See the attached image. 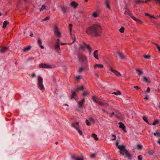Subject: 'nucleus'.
Instances as JSON below:
<instances>
[{"mask_svg":"<svg viewBox=\"0 0 160 160\" xmlns=\"http://www.w3.org/2000/svg\"><path fill=\"white\" fill-rule=\"evenodd\" d=\"M102 32V28L100 25L98 24H94L86 29V33L87 34L93 35L96 37L99 36Z\"/></svg>","mask_w":160,"mask_h":160,"instance_id":"obj_1","label":"nucleus"},{"mask_svg":"<svg viewBox=\"0 0 160 160\" xmlns=\"http://www.w3.org/2000/svg\"><path fill=\"white\" fill-rule=\"evenodd\" d=\"M42 78L39 76L38 78V87L41 90L43 91L44 90V86L42 84Z\"/></svg>","mask_w":160,"mask_h":160,"instance_id":"obj_2","label":"nucleus"},{"mask_svg":"<svg viewBox=\"0 0 160 160\" xmlns=\"http://www.w3.org/2000/svg\"><path fill=\"white\" fill-rule=\"evenodd\" d=\"M77 55L78 59L80 62L85 63L87 61L86 57L84 55L78 53Z\"/></svg>","mask_w":160,"mask_h":160,"instance_id":"obj_3","label":"nucleus"},{"mask_svg":"<svg viewBox=\"0 0 160 160\" xmlns=\"http://www.w3.org/2000/svg\"><path fill=\"white\" fill-rule=\"evenodd\" d=\"M120 153L123 155L125 154V156L129 158H130L131 157V155L128 152L127 150L125 149V148L123 149L122 151V152H120Z\"/></svg>","mask_w":160,"mask_h":160,"instance_id":"obj_4","label":"nucleus"},{"mask_svg":"<svg viewBox=\"0 0 160 160\" xmlns=\"http://www.w3.org/2000/svg\"><path fill=\"white\" fill-rule=\"evenodd\" d=\"M120 153L123 155L125 154V156L129 158H130L131 157V155L128 152L127 150L125 149V148L123 149L122 151V152H120Z\"/></svg>","mask_w":160,"mask_h":160,"instance_id":"obj_5","label":"nucleus"},{"mask_svg":"<svg viewBox=\"0 0 160 160\" xmlns=\"http://www.w3.org/2000/svg\"><path fill=\"white\" fill-rule=\"evenodd\" d=\"M39 67L44 68H52L51 65L46 63H41L39 65Z\"/></svg>","mask_w":160,"mask_h":160,"instance_id":"obj_6","label":"nucleus"},{"mask_svg":"<svg viewBox=\"0 0 160 160\" xmlns=\"http://www.w3.org/2000/svg\"><path fill=\"white\" fill-rule=\"evenodd\" d=\"M54 33L58 37H60L61 36V33L58 30V27L56 26H55L54 27Z\"/></svg>","mask_w":160,"mask_h":160,"instance_id":"obj_7","label":"nucleus"},{"mask_svg":"<svg viewBox=\"0 0 160 160\" xmlns=\"http://www.w3.org/2000/svg\"><path fill=\"white\" fill-rule=\"evenodd\" d=\"M109 68L111 71L115 74L117 76L119 77L121 76V74L120 72L117 70H114L111 66L109 67Z\"/></svg>","mask_w":160,"mask_h":160,"instance_id":"obj_8","label":"nucleus"},{"mask_svg":"<svg viewBox=\"0 0 160 160\" xmlns=\"http://www.w3.org/2000/svg\"><path fill=\"white\" fill-rule=\"evenodd\" d=\"M89 121L90 122L94 123L95 122V120L94 118L91 117H90L88 120H86V122L87 125L89 126L91 125V123L89 122Z\"/></svg>","mask_w":160,"mask_h":160,"instance_id":"obj_9","label":"nucleus"},{"mask_svg":"<svg viewBox=\"0 0 160 160\" xmlns=\"http://www.w3.org/2000/svg\"><path fill=\"white\" fill-rule=\"evenodd\" d=\"M110 0H105L104 4L107 8L109 10H111L110 6Z\"/></svg>","mask_w":160,"mask_h":160,"instance_id":"obj_10","label":"nucleus"},{"mask_svg":"<svg viewBox=\"0 0 160 160\" xmlns=\"http://www.w3.org/2000/svg\"><path fill=\"white\" fill-rule=\"evenodd\" d=\"M54 48L56 52L58 53L60 52V43H56L54 45Z\"/></svg>","mask_w":160,"mask_h":160,"instance_id":"obj_11","label":"nucleus"},{"mask_svg":"<svg viewBox=\"0 0 160 160\" xmlns=\"http://www.w3.org/2000/svg\"><path fill=\"white\" fill-rule=\"evenodd\" d=\"M70 98L71 99H72V98H74L75 99H78V96L75 92L73 91H71V95Z\"/></svg>","mask_w":160,"mask_h":160,"instance_id":"obj_12","label":"nucleus"},{"mask_svg":"<svg viewBox=\"0 0 160 160\" xmlns=\"http://www.w3.org/2000/svg\"><path fill=\"white\" fill-rule=\"evenodd\" d=\"M116 146L118 148L120 149L119 152H122V151L123 149L125 148V147L123 145H121V146L118 145V142H116Z\"/></svg>","mask_w":160,"mask_h":160,"instance_id":"obj_13","label":"nucleus"},{"mask_svg":"<svg viewBox=\"0 0 160 160\" xmlns=\"http://www.w3.org/2000/svg\"><path fill=\"white\" fill-rule=\"evenodd\" d=\"M117 54L118 55L119 58L121 59H126V57L123 55V54L119 52H117Z\"/></svg>","mask_w":160,"mask_h":160,"instance_id":"obj_14","label":"nucleus"},{"mask_svg":"<svg viewBox=\"0 0 160 160\" xmlns=\"http://www.w3.org/2000/svg\"><path fill=\"white\" fill-rule=\"evenodd\" d=\"M118 124L119 125V128H122L124 132H127L125 130V126L124 125L122 122H119Z\"/></svg>","mask_w":160,"mask_h":160,"instance_id":"obj_15","label":"nucleus"},{"mask_svg":"<svg viewBox=\"0 0 160 160\" xmlns=\"http://www.w3.org/2000/svg\"><path fill=\"white\" fill-rule=\"evenodd\" d=\"M84 101V98H83L81 101H79L78 102V107L79 108H81L83 106V103Z\"/></svg>","mask_w":160,"mask_h":160,"instance_id":"obj_16","label":"nucleus"},{"mask_svg":"<svg viewBox=\"0 0 160 160\" xmlns=\"http://www.w3.org/2000/svg\"><path fill=\"white\" fill-rule=\"evenodd\" d=\"M78 122H76L75 123H74L72 124V127H73L75 128L76 130L78 129Z\"/></svg>","mask_w":160,"mask_h":160,"instance_id":"obj_17","label":"nucleus"},{"mask_svg":"<svg viewBox=\"0 0 160 160\" xmlns=\"http://www.w3.org/2000/svg\"><path fill=\"white\" fill-rule=\"evenodd\" d=\"M72 159L74 160H82V158H80L79 157H77L74 155H73L72 156Z\"/></svg>","mask_w":160,"mask_h":160,"instance_id":"obj_18","label":"nucleus"},{"mask_svg":"<svg viewBox=\"0 0 160 160\" xmlns=\"http://www.w3.org/2000/svg\"><path fill=\"white\" fill-rule=\"evenodd\" d=\"M98 50H95L93 53L94 57L97 59L98 60L99 58H98Z\"/></svg>","mask_w":160,"mask_h":160,"instance_id":"obj_19","label":"nucleus"},{"mask_svg":"<svg viewBox=\"0 0 160 160\" xmlns=\"http://www.w3.org/2000/svg\"><path fill=\"white\" fill-rule=\"evenodd\" d=\"M38 44L40 46V47L42 49H43L44 48V47L42 45V40H41V39L39 38H38Z\"/></svg>","mask_w":160,"mask_h":160,"instance_id":"obj_20","label":"nucleus"},{"mask_svg":"<svg viewBox=\"0 0 160 160\" xmlns=\"http://www.w3.org/2000/svg\"><path fill=\"white\" fill-rule=\"evenodd\" d=\"M71 5L74 8H76L78 6V4L74 1L72 2L71 3Z\"/></svg>","mask_w":160,"mask_h":160,"instance_id":"obj_21","label":"nucleus"},{"mask_svg":"<svg viewBox=\"0 0 160 160\" xmlns=\"http://www.w3.org/2000/svg\"><path fill=\"white\" fill-rule=\"evenodd\" d=\"M9 22L7 21H4L2 25V28H5L6 27L7 25L9 24Z\"/></svg>","mask_w":160,"mask_h":160,"instance_id":"obj_22","label":"nucleus"},{"mask_svg":"<svg viewBox=\"0 0 160 160\" xmlns=\"http://www.w3.org/2000/svg\"><path fill=\"white\" fill-rule=\"evenodd\" d=\"M72 25L71 24H70L69 25V30L70 32V34L71 37V38H72V39H73V38L72 37V32H71L72 30Z\"/></svg>","mask_w":160,"mask_h":160,"instance_id":"obj_23","label":"nucleus"},{"mask_svg":"<svg viewBox=\"0 0 160 160\" xmlns=\"http://www.w3.org/2000/svg\"><path fill=\"white\" fill-rule=\"evenodd\" d=\"M124 14H125L128 15L130 16H131V15L132 14L129 12V10L127 8H126L125 9Z\"/></svg>","mask_w":160,"mask_h":160,"instance_id":"obj_24","label":"nucleus"},{"mask_svg":"<svg viewBox=\"0 0 160 160\" xmlns=\"http://www.w3.org/2000/svg\"><path fill=\"white\" fill-rule=\"evenodd\" d=\"M61 8L62 11L63 12L64 14H65L67 9V7L63 6L61 7Z\"/></svg>","mask_w":160,"mask_h":160,"instance_id":"obj_25","label":"nucleus"},{"mask_svg":"<svg viewBox=\"0 0 160 160\" xmlns=\"http://www.w3.org/2000/svg\"><path fill=\"white\" fill-rule=\"evenodd\" d=\"M103 65L102 64H95L94 65V68H96L97 67H98V68H102L103 67Z\"/></svg>","mask_w":160,"mask_h":160,"instance_id":"obj_26","label":"nucleus"},{"mask_svg":"<svg viewBox=\"0 0 160 160\" xmlns=\"http://www.w3.org/2000/svg\"><path fill=\"white\" fill-rule=\"evenodd\" d=\"M136 72L138 73V75L139 76H141V75H142L143 72L141 70H140L138 68H137L136 69Z\"/></svg>","mask_w":160,"mask_h":160,"instance_id":"obj_27","label":"nucleus"},{"mask_svg":"<svg viewBox=\"0 0 160 160\" xmlns=\"http://www.w3.org/2000/svg\"><path fill=\"white\" fill-rule=\"evenodd\" d=\"M8 47H5L3 48H2L0 50V52L1 53H3L6 51L8 49Z\"/></svg>","mask_w":160,"mask_h":160,"instance_id":"obj_28","label":"nucleus"},{"mask_svg":"<svg viewBox=\"0 0 160 160\" xmlns=\"http://www.w3.org/2000/svg\"><path fill=\"white\" fill-rule=\"evenodd\" d=\"M142 80L146 82H148V83H150V81L149 80H148L147 78L145 76H143V77L142 78Z\"/></svg>","mask_w":160,"mask_h":160,"instance_id":"obj_29","label":"nucleus"},{"mask_svg":"<svg viewBox=\"0 0 160 160\" xmlns=\"http://www.w3.org/2000/svg\"><path fill=\"white\" fill-rule=\"evenodd\" d=\"M92 137L95 140H98V138L97 135L95 134H93L91 135Z\"/></svg>","mask_w":160,"mask_h":160,"instance_id":"obj_30","label":"nucleus"},{"mask_svg":"<svg viewBox=\"0 0 160 160\" xmlns=\"http://www.w3.org/2000/svg\"><path fill=\"white\" fill-rule=\"evenodd\" d=\"M151 0H146L145 2H149ZM156 2L158 3L159 5H160V0H154Z\"/></svg>","mask_w":160,"mask_h":160,"instance_id":"obj_31","label":"nucleus"},{"mask_svg":"<svg viewBox=\"0 0 160 160\" xmlns=\"http://www.w3.org/2000/svg\"><path fill=\"white\" fill-rule=\"evenodd\" d=\"M29 50H30V46H29L28 47L24 48V49H23V51L24 52H25Z\"/></svg>","mask_w":160,"mask_h":160,"instance_id":"obj_32","label":"nucleus"},{"mask_svg":"<svg viewBox=\"0 0 160 160\" xmlns=\"http://www.w3.org/2000/svg\"><path fill=\"white\" fill-rule=\"evenodd\" d=\"M97 98V97H96L95 96H93L92 97V99H93V102H96L97 103V102H98V101L97 100L96 98Z\"/></svg>","mask_w":160,"mask_h":160,"instance_id":"obj_33","label":"nucleus"},{"mask_svg":"<svg viewBox=\"0 0 160 160\" xmlns=\"http://www.w3.org/2000/svg\"><path fill=\"white\" fill-rule=\"evenodd\" d=\"M142 118H143V120L146 122L148 124H149V122L146 116H143L142 117Z\"/></svg>","mask_w":160,"mask_h":160,"instance_id":"obj_34","label":"nucleus"},{"mask_svg":"<svg viewBox=\"0 0 160 160\" xmlns=\"http://www.w3.org/2000/svg\"><path fill=\"white\" fill-rule=\"evenodd\" d=\"M87 46V48L89 50V54L90 55L91 54V52L92 50V49L91 48L90 46Z\"/></svg>","mask_w":160,"mask_h":160,"instance_id":"obj_35","label":"nucleus"},{"mask_svg":"<svg viewBox=\"0 0 160 160\" xmlns=\"http://www.w3.org/2000/svg\"><path fill=\"white\" fill-rule=\"evenodd\" d=\"M97 103L99 104V105H101V106H103L104 105V102H102L101 101H98V102H97Z\"/></svg>","mask_w":160,"mask_h":160,"instance_id":"obj_36","label":"nucleus"},{"mask_svg":"<svg viewBox=\"0 0 160 160\" xmlns=\"http://www.w3.org/2000/svg\"><path fill=\"white\" fill-rule=\"evenodd\" d=\"M112 94H114L116 95H120L121 93L119 91H118L117 92H114L112 93Z\"/></svg>","mask_w":160,"mask_h":160,"instance_id":"obj_37","label":"nucleus"},{"mask_svg":"<svg viewBox=\"0 0 160 160\" xmlns=\"http://www.w3.org/2000/svg\"><path fill=\"white\" fill-rule=\"evenodd\" d=\"M124 28L123 27H122L121 28L119 29V31L121 33H123L124 31Z\"/></svg>","mask_w":160,"mask_h":160,"instance_id":"obj_38","label":"nucleus"},{"mask_svg":"<svg viewBox=\"0 0 160 160\" xmlns=\"http://www.w3.org/2000/svg\"><path fill=\"white\" fill-rule=\"evenodd\" d=\"M158 123V120L156 119L153 122V123H152V124L153 126H155L156 124Z\"/></svg>","mask_w":160,"mask_h":160,"instance_id":"obj_39","label":"nucleus"},{"mask_svg":"<svg viewBox=\"0 0 160 160\" xmlns=\"http://www.w3.org/2000/svg\"><path fill=\"white\" fill-rule=\"evenodd\" d=\"M46 7L45 5H43L42 6L41 8L40 9V11H41L45 10L46 9Z\"/></svg>","mask_w":160,"mask_h":160,"instance_id":"obj_40","label":"nucleus"},{"mask_svg":"<svg viewBox=\"0 0 160 160\" xmlns=\"http://www.w3.org/2000/svg\"><path fill=\"white\" fill-rule=\"evenodd\" d=\"M154 153V152L152 150H151L148 151V153L150 155H153V154Z\"/></svg>","mask_w":160,"mask_h":160,"instance_id":"obj_41","label":"nucleus"},{"mask_svg":"<svg viewBox=\"0 0 160 160\" xmlns=\"http://www.w3.org/2000/svg\"><path fill=\"white\" fill-rule=\"evenodd\" d=\"M83 89H84V88L82 86L79 87L76 90V91H77L80 90H83Z\"/></svg>","mask_w":160,"mask_h":160,"instance_id":"obj_42","label":"nucleus"},{"mask_svg":"<svg viewBox=\"0 0 160 160\" xmlns=\"http://www.w3.org/2000/svg\"><path fill=\"white\" fill-rule=\"evenodd\" d=\"M144 58L146 59H149L150 58V56L149 55H145L144 56Z\"/></svg>","mask_w":160,"mask_h":160,"instance_id":"obj_43","label":"nucleus"},{"mask_svg":"<svg viewBox=\"0 0 160 160\" xmlns=\"http://www.w3.org/2000/svg\"><path fill=\"white\" fill-rule=\"evenodd\" d=\"M137 147L138 149H139L140 150L142 149V146L139 144H138L137 145Z\"/></svg>","mask_w":160,"mask_h":160,"instance_id":"obj_44","label":"nucleus"},{"mask_svg":"<svg viewBox=\"0 0 160 160\" xmlns=\"http://www.w3.org/2000/svg\"><path fill=\"white\" fill-rule=\"evenodd\" d=\"M92 16L94 18H96L98 16V14L97 12H94L92 14Z\"/></svg>","mask_w":160,"mask_h":160,"instance_id":"obj_45","label":"nucleus"},{"mask_svg":"<svg viewBox=\"0 0 160 160\" xmlns=\"http://www.w3.org/2000/svg\"><path fill=\"white\" fill-rule=\"evenodd\" d=\"M96 153H93V154H92L90 156V157L92 158H93L94 157H95L96 155Z\"/></svg>","mask_w":160,"mask_h":160,"instance_id":"obj_46","label":"nucleus"},{"mask_svg":"<svg viewBox=\"0 0 160 160\" xmlns=\"http://www.w3.org/2000/svg\"><path fill=\"white\" fill-rule=\"evenodd\" d=\"M77 130L80 135H81L82 134V132L80 130L78 129Z\"/></svg>","mask_w":160,"mask_h":160,"instance_id":"obj_47","label":"nucleus"},{"mask_svg":"<svg viewBox=\"0 0 160 160\" xmlns=\"http://www.w3.org/2000/svg\"><path fill=\"white\" fill-rule=\"evenodd\" d=\"M50 19V17H47L46 18H45L42 20V21H46Z\"/></svg>","mask_w":160,"mask_h":160,"instance_id":"obj_48","label":"nucleus"},{"mask_svg":"<svg viewBox=\"0 0 160 160\" xmlns=\"http://www.w3.org/2000/svg\"><path fill=\"white\" fill-rule=\"evenodd\" d=\"M85 47V46H81L79 47V49L81 50H82L84 49Z\"/></svg>","mask_w":160,"mask_h":160,"instance_id":"obj_49","label":"nucleus"},{"mask_svg":"<svg viewBox=\"0 0 160 160\" xmlns=\"http://www.w3.org/2000/svg\"><path fill=\"white\" fill-rule=\"evenodd\" d=\"M153 134L155 136H156L158 135H160V133L158 132H154L153 133Z\"/></svg>","mask_w":160,"mask_h":160,"instance_id":"obj_50","label":"nucleus"},{"mask_svg":"<svg viewBox=\"0 0 160 160\" xmlns=\"http://www.w3.org/2000/svg\"><path fill=\"white\" fill-rule=\"evenodd\" d=\"M138 160H142V157L141 155H139L138 157Z\"/></svg>","mask_w":160,"mask_h":160,"instance_id":"obj_51","label":"nucleus"},{"mask_svg":"<svg viewBox=\"0 0 160 160\" xmlns=\"http://www.w3.org/2000/svg\"><path fill=\"white\" fill-rule=\"evenodd\" d=\"M84 68H81L79 69L78 71L79 72H82V71L84 70Z\"/></svg>","mask_w":160,"mask_h":160,"instance_id":"obj_52","label":"nucleus"},{"mask_svg":"<svg viewBox=\"0 0 160 160\" xmlns=\"http://www.w3.org/2000/svg\"><path fill=\"white\" fill-rule=\"evenodd\" d=\"M144 2L142 1H140V0H137L136 1V3L137 4H139L140 2Z\"/></svg>","mask_w":160,"mask_h":160,"instance_id":"obj_53","label":"nucleus"},{"mask_svg":"<svg viewBox=\"0 0 160 160\" xmlns=\"http://www.w3.org/2000/svg\"><path fill=\"white\" fill-rule=\"evenodd\" d=\"M83 44L84 45V46L85 47H86L87 48V47H88L87 46H90L89 45H88V44H86L84 42H83Z\"/></svg>","mask_w":160,"mask_h":160,"instance_id":"obj_54","label":"nucleus"},{"mask_svg":"<svg viewBox=\"0 0 160 160\" xmlns=\"http://www.w3.org/2000/svg\"><path fill=\"white\" fill-rule=\"evenodd\" d=\"M134 21H135L136 22H139L140 23H142V22L141 21L139 20L138 19H137L136 18L135 19Z\"/></svg>","mask_w":160,"mask_h":160,"instance_id":"obj_55","label":"nucleus"},{"mask_svg":"<svg viewBox=\"0 0 160 160\" xmlns=\"http://www.w3.org/2000/svg\"><path fill=\"white\" fill-rule=\"evenodd\" d=\"M112 136L114 138V139H112V140H115L116 139V136L115 135H112Z\"/></svg>","mask_w":160,"mask_h":160,"instance_id":"obj_56","label":"nucleus"},{"mask_svg":"<svg viewBox=\"0 0 160 160\" xmlns=\"http://www.w3.org/2000/svg\"><path fill=\"white\" fill-rule=\"evenodd\" d=\"M82 95L83 96L85 97L87 95V94L86 92H84L82 94Z\"/></svg>","mask_w":160,"mask_h":160,"instance_id":"obj_57","label":"nucleus"},{"mask_svg":"<svg viewBox=\"0 0 160 160\" xmlns=\"http://www.w3.org/2000/svg\"><path fill=\"white\" fill-rule=\"evenodd\" d=\"M103 106L105 107H107L109 106V104L108 103L105 102Z\"/></svg>","mask_w":160,"mask_h":160,"instance_id":"obj_58","label":"nucleus"},{"mask_svg":"<svg viewBox=\"0 0 160 160\" xmlns=\"http://www.w3.org/2000/svg\"><path fill=\"white\" fill-rule=\"evenodd\" d=\"M157 48L158 49V50L159 52H160V46H159L158 45H157Z\"/></svg>","mask_w":160,"mask_h":160,"instance_id":"obj_59","label":"nucleus"},{"mask_svg":"<svg viewBox=\"0 0 160 160\" xmlns=\"http://www.w3.org/2000/svg\"><path fill=\"white\" fill-rule=\"evenodd\" d=\"M134 88L137 89H140V88L138 86H135L134 87Z\"/></svg>","mask_w":160,"mask_h":160,"instance_id":"obj_60","label":"nucleus"},{"mask_svg":"<svg viewBox=\"0 0 160 160\" xmlns=\"http://www.w3.org/2000/svg\"><path fill=\"white\" fill-rule=\"evenodd\" d=\"M150 89L149 87H148L147 88V89L146 90V92H150Z\"/></svg>","mask_w":160,"mask_h":160,"instance_id":"obj_61","label":"nucleus"},{"mask_svg":"<svg viewBox=\"0 0 160 160\" xmlns=\"http://www.w3.org/2000/svg\"><path fill=\"white\" fill-rule=\"evenodd\" d=\"M145 15L146 16H149V17H150V16H151V15L150 14L147 13H145Z\"/></svg>","mask_w":160,"mask_h":160,"instance_id":"obj_62","label":"nucleus"},{"mask_svg":"<svg viewBox=\"0 0 160 160\" xmlns=\"http://www.w3.org/2000/svg\"><path fill=\"white\" fill-rule=\"evenodd\" d=\"M94 74H95V75L96 76H97V77H98V76H99L98 74V73H97L96 72H94Z\"/></svg>","mask_w":160,"mask_h":160,"instance_id":"obj_63","label":"nucleus"},{"mask_svg":"<svg viewBox=\"0 0 160 160\" xmlns=\"http://www.w3.org/2000/svg\"><path fill=\"white\" fill-rule=\"evenodd\" d=\"M35 73H33L32 75V78H34L35 77Z\"/></svg>","mask_w":160,"mask_h":160,"instance_id":"obj_64","label":"nucleus"}]
</instances>
